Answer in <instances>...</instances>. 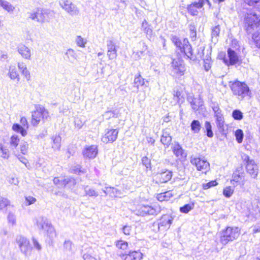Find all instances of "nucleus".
Here are the masks:
<instances>
[{
    "instance_id": "nucleus-1",
    "label": "nucleus",
    "mask_w": 260,
    "mask_h": 260,
    "mask_svg": "<svg viewBox=\"0 0 260 260\" xmlns=\"http://www.w3.org/2000/svg\"><path fill=\"white\" fill-rule=\"evenodd\" d=\"M233 93L238 96L239 99H243L246 96L249 95V89L248 86L244 82H241L238 80L230 81L229 84Z\"/></svg>"
},
{
    "instance_id": "nucleus-2",
    "label": "nucleus",
    "mask_w": 260,
    "mask_h": 260,
    "mask_svg": "<svg viewBox=\"0 0 260 260\" xmlns=\"http://www.w3.org/2000/svg\"><path fill=\"white\" fill-rule=\"evenodd\" d=\"M220 242L224 245L229 242L237 239L240 235V230L237 227H228L220 233Z\"/></svg>"
},
{
    "instance_id": "nucleus-3",
    "label": "nucleus",
    "mask_w": 260,
    "mask_h": 260,
    "mask_svg": "<svg viewBox=\"0 0 260 260\" xmlns=\"http://www.w3.org/2000/svg\"><path fill=\"white\" fill-rule=\"evenodd\" d=\"M244 27L246 31L251 33L252 31L260 25V16L253 12L246 13L244 17Z\"/></svg>"
},
{
    "instance_id": "nucleus-4",
    "label": "nucleus",
    "mask_w": 260,
    "mask_h": 260,
    "mask_svg": "<svg viewBox=\"0 0 260 260\" xmlns=\"http://www.w3.org/2000/svg\"><path fill=\"white\" fill-rule=\"evenodd\" d=\"M50 118L49 112L43 106L38 105L36 107V110L32 112L31 124L37 126L41 120H47Z\"/></svg>"
},
{
    "instance_id": "nucleus-5",
    "label": "nucleus",
    "mask_w": 260,
    "mask_h": 260,
    "mask_svg": "<svg viewBox=\"0 0 260 260\" xmlns=\"http://www.w3.org/2000/svg\"><path fill=\"white\" fill-rule=\"evenodd\" d=\"M16 242L20 251L25 256L30 255L32 248L29 240L27 238L22 235H18L16 237Z\"/></svg>"
},
{
    "instance_id": "nucleus-6",
    "label": "nucleus",
    "mask_w": 260,
    "mask_h": 260,
    "mask_svg": "<svg viewBox=\"0 0 260 260\" xmlns=\"http://www.w3.org/2000/svg\"><path fill=\"white\" fill-rule=\"evenodd\" d=\"M243 159L247 164L246 166L247 172L249 173L252 178H256L258 173V169L254 160L250 159L249 156L247 155H244L243 156Z\"/></svg>"
},
{
    "instance_id": "nucleus-7",
    "label": "nucleus",
    "mask_w": 260,
    "mask_h": 260,
    "mask_svg": "<svg viewBox=\"0 0 260 260\" xmlns=\"http://www.w3.org/2000/svg\"><path fill=\"white\" fill-rule=\"evenodd\" d=\"M28 14L29 18L32 20L39 23H43L45 21L46 17L48 14V12L46 10L37 8Z\"/></svg>"
},
{
    "instance_id": "nucleus-8",
    "label": "nucleus",
    "mask_w": 260,
    "mask_h": 260,
    "mask_svg": "<svg viewBox=\"0 0 260 260\" xmlns=\"http://www.w3.org/2000/svg\"><path fill=\"white\" fill-rule=\"evenodd\" d=\"M60 7L71 15H77L79 10L72 2L69 0H61L59 2Z\"/></svg>"
},
{
    "instance_id": "nucleus-9",
    "label": "nucleus",
    "mask_w": 260,
    "mask_h": 260,
    "mask_svg": "<svg viewBox=\"0 0 260 260\" xmlns=\"http://www.w3.org/2000/svg\"><path fill=\"white\" fill-rule=\"evenodd\" d=\"M190 162L196 167L198 171H202L205 174L210 169L209 163L206 160L201 159L200 158L191 157Z\"/></svg>"
},
{
    "instance_id": "nucleus-10",
    "label": "nucleus",
    "mask_w": 260,
    "mask_h": 260,
    "mask_svg": "<svg viewBox=\"0 0 260 260\" xmlns=\"http://www.w3.org/2000/svg\"><path fill=\"white\" fill-rule=\"evenodd\" d=\"M210 5V3L208 0H199L198 2H195L187 6V11L188 13L192 16H197L199 12L198 9L203 7L205 4Z\"/></svg>"
},
{
    "instance_id": "nucleus-11",
    "label": "nucleus",
    "mask_w": 260,
    "mask_h": 260,
    "mask_svg": "<svg viewBox=\"0 0 260 260\" xmlns=\"http://www.w3.org/2000/svg\"><path fill=\"white\" fill-rule=\"evenodd\" d=\"M160 211L159 207H153L148 205L141 206L138 210L139 215L146 216L147 215H154L157 214Z\"/></svg>"
},
{
    "instance_id": "nucleus-12",
    "label": "nucleus",
    "mask_w": 260,
    "mask_h": 260,
    "mask_svg": "<svg viewBox=\"0 0 260 260\" xmlns=\"http://www.w3.org/2000/svg\"><path fill=\"white\" fill-rule=\"evenodd\" d=\"M172 73L177 76H181L184 74L185 67L183 61L179 59H173L172 62Z\"/></svg>"
},
{
    "instance_id": "nucleus-13",
    "label": "nucleus",
    "mask_w": 260,
    "mask_h": 260,
    "mask_svg": "<svg viewBox=\"0 0 260 260\" xmlns=\"http://www.w3.org/2000/svg\"><path fill=\"white\" fill-rule=\"evenodd\" d=\"M21 125L18 124H14L12 129L17 133H20L22 136H25L27 135V129L28 128V123L25 117H22L20 119Z\"/></svg>"
},
{
    "instance_id": "nucleus-14",
    "label": "nucleus",
    "mask_w": 260,
    "mask_h": 260,
    "mask_svg": "<svg viewBox=\"0 0 260 260\" xmlns=\"http://www.w3.org/2000/svg\"><path fill=\"white\" fill-rule=\"evenodd\" d=\"M118 134L117 129H107L102 138V141L105 143H112L117 139Z\"/></svg>"
},
{
    "instance_id": "nucleus-15",
    "label": "nucleus",
    "mask_w": 260,
    "mask_h": 260,
    "mask_svg": "<svg viewBox=\"0 0 260 260\" xmlns=\"http://www.w3.org/2000/svg\"><path fill=\"white\" fill-rule=\"evenodd\" d=\"M98 150L96 145L86 146L82 151V154L84 158L93 159L98 154Z\"/></svg>"
},
{
    "instance_id": "nucleus-16",
    "label": "nucleus",
    "mask_w": 260,
    "mask_h": 260,
    "mask_svg": "<svg viewBox=\"0 0 260 260\" xmlns=\"http://www.w3.org/2000/svg\"><path fill=\"white\" fill-rule=\"evenodd\" d=\"M107 55L110 59H113L117 57L116 44L112 40L107 41Z\"/></svg>"
},
{
    "instance_id": "nucleus-17",
    "label": "nucleus",
    "mask_w": 260,
    "mask_h": 260,
    "mask_svg": "<svg viewBox=\"0 0 260 260\" xmlns=\"http://www.w3.org/2000/svg\"><path fill=\"white\" fill-rule=\"evenodd\" d=\"M228 54L229 58V60L225 58H224L223 59L224 62L226 64L228 65L229 63L230 64H235L238 62L239 57L236 53L234 51L229 48L228 50Z\"/></svg>"
},
{
    "instance_id": "nucleus-18",
    "label": "nucleus",
    "mask_w": 260,
    "mask_h": 260,
    "mask_svg": "<svg viewBox=\"0 0 260 260\" xmlns=\"http://www.w3.org/2000/svg\"><path fill=\"white\" fill-rule=\"evenodd\" d=\"M18 52L23 58L27 60L31 59V50L27 46L23 45H20L18 47Z\"/></svg>"
},
{
    "instance_id": "nucleus-19",
    "label": "nucleus",
    "mask_w": 260,
    "mask_h": 260,
    "mask_svg": "<svg viewBox=\"0 0 260 260\" xmlns=\"http://www.w3.org/2000/svg\"><path fill=\"white\" fill-rule=\"evenodd\" d=\"M174 154L179 158H183L186 156V153L182 147L178 143H175L173 147Z\"/></svg>"
},
{
    "instance_id": "nucleus-20",
    "label": "nucleus",
    "mask_w": 260,
    "mask_h": 260,
    "mask_svg": "<svg viewBox=\"0 0 260 260\" xmlns=\"http://www.w3.org/2000/svg\"><path fill=\"white\" fill-rule=\"evenodd\" d=\"M180 49L184 52L188 58H191L192 57V47L187 39L184 40L183 47H181Z\"/></svg>"
},
{
    "instance_id": "nucleus-21",
    "label": "nucleus",
    "mask_w": 260,
    "mask_h": 260,
    "mask_svg": "<svg viewBox=\"0 0 260 260\" xmlns=\"http://www.w3.org/2000/svg\"><path fill=\"white\" fill-rule=\"evenodd\" d=\"M124 260H141L142 258V254L140 252L133 251L128 254L123 255Z\"/></svg>"
},
{
    "instance_id": "nucleus-22",
    "label": "nucleus",
    "mask_w": 260,
    "mask_h": 260,
    "mask_svg": "<svg viewBox=\"0 0 260 260\" xmlns=\"http://www.w3.org/2000/svg\"><path fill=\"white\" fill-rule=\"evenodd\" d=\"M173 218L169 215H164L162 216L158 223V225L161 226H165L169 228L170 225L172 224Z\"/></svg>"
},
{
    "instance_id": "nucleus-23",
    "label": "nucleus",
    "mask_w": 260,
    "mask_h": 260,
    "mask_svg": "<svg viewBox=\"0 0 260 260\" xmlns=\"http://www.w3.org/2000/svg\"><path fill=\"white\" fill-rule=\"evenodd\" d=\"M158 175L159 176L160 181L162 183H165L172 178V172L170 170H166L161 171Z\"/></svg>"
},
{
    "instance_id": "nucleus-24",
    "label": "nucleus",
    "mask_w": 260,
    "mask_h": 260,
    "mask_svg": "<svg viewBox=\"0 0 260 260\" xmlns=\"http://www.w3.org/2000/svg\"><path fill=\"white\" fill-rule=\"evenodd\" d=\"M48 219L44 217L40 216L36 219V224L40 230L46 229V228L50 224Z\"/></svg>"
},
{
    "instance_id": "nucleus-25",
    "label": "nucleus",
    "mask_w": 260,
    "mask_h": 260,
    "mask_svg": "<svg viewBox=\"0 0 260 260\" xmlns=\"http://www.w3.org/2000/svg\"><path fill=\"white\" fill-rule=\"evenodd\" d=\"M103 191L106 194H109L112 197H120L121 194L119 190L111 187H106Z\"/></svg>"
},
{
    "instance_id": "nucleus-26",
    "label": "nucleus",
    "mask_w": 260,
    "mask_h": 260,
    "mask_svg": "<svg viewBox=\"0 0 260 260\" xmlns=\"http://www.w3.org/2000/svg\"><path fill=\"white\" fill-rule=\"evenodd\" d=\"M160 141L162 144L167 147L170 144L172 141V137L170 136V133L167 129H164L162 131V134L161 137Z\"/></svg>"
},
{
    "instance_id": "nucleus-27",
    "label": "nucleus",
    "mask_w": 260,
    "mask_h": 260,
    "mask_svg": "<svg viewBox=\"0 0 260 260\" xmlns=\"http://www.w3.org/2000/svg\"><path fill=\"white\" fill-rule=\"evenodd\" d=\"M0 6L5 11L12 13L15 9V7L10 2L5 0H0Z\"/></svg>"
},
{
    "instance_id": "nucleus-28",
    "label": "nucleus",
    "mask_w": 260,
    "mask_h": 260,
    "mask_svg": "<svg viewBox=\"0 0 260 260\" xmlns=\"http://www.w3.org/2000/svg\"><path fill=\"white\" fill-rule=\"evenodd\" d=\"M139 45L141 47V49L138 50L136 52L134 53V56L136 59H139L141 55L147 50V46L144 42H140Z\"/></svg>"
},
{
    "instance_id": "nucleus-29",
    "label": "nucleus",
    "mask_w": 260,
    "mask_h": 260,
    "mask_svg": "<svg viewBox=\"0 0 260 260\" xmlns=\"http://www.w3.org/2000/svg\"><path fill=\"white\" fill-rule=\"evenodd\" d=\"M192 108L198 110L203 105V101L201 98H194L190 102Z\"/></svg>"
},
{
    "instance_id": "nucleus-30",
    "label": "nucleus",
    "mask_w": 260,
    "mask_h": 260,
    "mask_svg": "<svg viewBox=\"0 0 260 260\" xmlns=\"http://www.w3.org/2000/svg\"><path fill=\"white\" fill-rule=\"evenodd\" d=\"M66 56L68 60L72 63L77 59L76 53L72 49H69L67 51Z\"/></svg>"
},
{
    "instance_id": "nucleus-31",
    "label": "nucleus",
    "mask_w": 260,
    "mask_h": 260,
    "mask_svg": "<svg viewBox=\"0 0 260 260\" xmlns=\"http://www.w3.org/2000/svg\"><path fill=\"white\" fill-rule=\"evenodd\" d=\"M0 155L5 159H8L10 156V151L9 149L0 142Z\"/></svg>"
},
{
    "instance_id": "nucleus-32",
    "label": "nucleus",
    "mask_w": 260,
    "mask_h": 260,
    "mask_svg": "<svg viewBox=\"0 0 260 260\" xmlns=\"http://www.w3.org/2000/svg\"><path fill=\"white\" fill-rule=\"evenodd\" d=\"M144 85H145L146 87L147 86V85L145 84V79L141 77L140 74H139L138 75L136 76L135 78L134 86L138 89L140 86Z\"/></svg>"
},
{
    "instance_id": "nucleus-33",
    "label": "nucleus",
    "mask_w": 260,
    "mask_h": 260,
    "mask_svg": "<svg viewBox=\"0 0 260 260\" xmlns=\"http://www.w3.org/2000/svg\"><path fill=\"white\" fill-rule=\"evenodd\" d=\"M84 189L86 196L93 197H97L99 196L98 191H96L94 189L89 187L88 186H84Z\"/></svg>"
},
{
    "instance_id": "nucleus-34",
    "label": "nucleus",
    "mask_w": 260,
    "mask_h": 260,
    "mask_svg": "<svg viewBox=\"0 0 260 260\" xmlns=\"http://www.w3.org/2000/svg\"><path fill=\"white\" fill-rule=\"evenodd\" d=\"M220 31V29L219 25H216L214 26L212 29L211 32V37H212V41L214 42H216L217 41V37H218Z\"/></svg>"
},
{
    "instance_id": "nucleus-35",
    "label": "nucleus",
    "mask_w": 260,
    "mask_h": 260,
    "mask_svg": "<svg viewBox=\"0 0 260 260\" xmlns=\"http://www.w3.org/2000/svg\"><path fill=\"white\" fill-rule=\"evenodd\" d=\"M191 129L194 133H198L201 128V123L197 120H193L191 123Z\"/></svg>"
},
{
    "instance_id": "nucleus-36",
    "label": "nucleus",
    "mask_w": 260,
    "mask_h": 260,
    "mask_svg": "<svg viewBox=\"0 0 260 260\" xmlns=\"http://www.w3.org/2000/svg\"><path fill=\"white\" fill-rule=\"evenodd\" d=\"M19 143V139L17 135H13L10 140V145L12 149H15L18 146Z\"/></svg>"
},
{
    "instance_id": "nucleus-37",
    "label": "nucleus",
    "mask_w": 260,
    "mask_h": 260,
    "mask_svg": "<svg viewBox=\"0 0 260 260\" xmlns=\"http://www.w3.org/2000/svg\"><path fill=\"white\" fill-rule=\"evenodd\" d=\"M10 78L11 79H17L18 80H19V74L16 71V68L15 66H10L9 69V72L8 73Z\"/></svg>"
},
{
    "instance_id": "nucleus-38",
    "label": "nucleus",
    "mask_w": 260,
    "mask_h": 260,
    "mask_svg": "<svg viewBox=\"0 0 260 260\" xmlns=\"http://www.w3.org/2000/svg\"><path fill=\"white\" fill-rule=\"evenodd\" d=\"M53 141L52 148L55 150H59L60 147L61 138L59 136H55L52 138Z\"/></svg>"
},
{
    "instance_id": "nucleus-39",
    "label": "nucleus",
    "mask_w": 260,
    "mask_h": 260,
    "mask_svg": "<svg viewBox=\"0 0 260 260\" xmlns=\"http://www.w3.org/2000/svg\"><path fill=\"white\" fill-rule=\"evenodd\" d=\"M46 232L47 235L50 238H53L56 236L55 231L53 226L50 223L46 228V229L43 230Z\"/></svg>"
},
{
    "instance_id": "nucleus-40",
    "label": "nucleus",
    "mask_w": 260,
    "mask_h": 260,
    "mask_svg": "<svg viewBox=\"0 0 260 260\" xmlns=\"http://www.w3.org/2000/svg\"><path fill=\"white\" fill-rule=\"evenodd\" d=\"M10 201L8 199L4 198H1L0 199L1 210H6L7 209L8 207H10Z\"/></svg>"
},
{
    "instance_id": "nucleus-41",
    "label": "nucleus",
    "mask_w": 260,
    "mask_h": 260,
    "mask_svg": "<svg viewBox=\"0 0 260 260\" xmlns=\"http://www.w3.org/2000/svg\"><path fill=\"white\" fill-rule=\"evenodd\" d=\"M142 27L143 28L144 32L149 36H151L152 34V30L150 27L146 20H144L142 24Z\"/></svg>"
},
{
    "instance_id": "nucleus-42",
    "label": "nucleus",
    "mask_w": 260,
    "mask_h": 260,
    "mask_svg": "<svg viewBox=\"0 0 260 260\" xmlns=\"http://www.w3.org/2000/svg\"><path fill=\"white\" fill-rule=\"evenodd\" d=\"M216 123L217 126L219 129V131L221 133H223L224 131V121L223 117L216 119Z\"/></svg>"
},
{
    "instance_id": "nucleus-43",
    "label": "nucleus",
    "mask_w": 260,
    "mask_h": 260,
    "mask_svg": "<svg viewBox=\"0 0 260 260\" xmlns=\"http://www.w3.org/2000/svg\"><path fill=\"white\" fill-rule=\"evenodd\" d=\"M8 223L13 226L16 224V217L14 213L10 212L7 216Z\"/></svg>"
},
{
    "instance_id": "nucleus-44",
    "label": "nucleus",
    "mask_w": 260,
    "mask_h": 260,
    "mask_svg": "<svg viewBox=\"0 0 260 260\" xmlns=\"http://www.w3.org/2000/svg\"><path fill=\"white\" fill-rule=\"evenodd\" d=\"M194 207V204L190 203L186 204L180 208V211L183 213H187L189 211L191 210Z\"/></svg>"
},
{
    "instance_id": "nucleus-45",
    "label": "nucleus",
    "mask_w": 260,
    "mask_h": 260,
    "mask_svg": "<svg viewBox=\"0 0 260 260\" xmlns=\"http://www.w3.org/2000/svg\"><path fill=\"white\" fill-rule=\"evenodd\" d=\"M244 2L249 6L260 9V0H244Z\"/></svg>"
},
{
    "instance_id": "nucleus-46",
    "label": "nucleus",
    "mask_w": 260,
    "mask_h": 260,
    "mask_svg": "<svg viewBox=\"0 0 260 260\" xmlns=\"http://www.w3.org/2000/svg\"><path fill=\"white\" fill-rule=\"evenodd\" d=\"M234 189L231 186H226L223 191V195L226 198H230L234 193Z\"/></svg>"
},
{
    "instance_id": "nucleus-47",
    "label": "nucleus",
    "mask_w": 260,
    "mask_h": 260,
    "mask_svg": "<svg viewBox=\"0 0 260 260\" xmlns=\"http://www.w3.org/2000/svg\"><path fill=\"white\" fill-rule=\"evenodd\" d=\"M242 176V175L241 174H238L237 173H234L232 176L233 179L231 181V183L234 186H236Z\"/></svg>"
},
{
    "instance_id": "nucleus-48",
    "label": "nucleus",
    "mask_w": 260,
    "mask_h": 260,
    "mask_svg": "<svg viewBox=\"0 0 260 260\" xmlns=\"http://www.w3.org/2000/svg\"><path fill=\"white\" fill-rule=\"evenodd\" d=\"M63 184H66V186L68 185L70 188L73 187L76 184V180L73 178H68L64 179V181H63Z\"/></svg>"
},
{
    "instance_id": "nucleus-49",
    "label": "nucleus",
    "mask_w": 260,
    "mask_h": 260,
    "mask_svg": "<svg viewBox=\"0 0 260 260\" xmlns=\"http://www.w3.org/2000/svg\"><path fill=\"white\" fill-rule=\"evenodd\" d=\"M28 144L26 142H22L20 145V152L22 154H26L28 152Z\"/></svg>"
},
{
    "instance_id": "nucleus-50",
    "label": "nucleus",
    "mask_w": 260,
    "mask_h": 260,
    "mask_svg": "<svg viewBox=\"0 0 260 260\" xmlns=\"http://www.w3.org/2000/svg\"><path fill=\"white\" fill-rule=\"evenodd\" d=\"M116 246L118 249L124 250L127 249L128 247V244L124 241L119 240L116 242Z\"/></svg>"
},
{
    "instance_id": "nucleus-51",
    "label": "nucleus",
    "mask_w": 260,
    "mask_h": 260,
    "mask_svg": "<svg viewBox=\"0 0 260 260\" xmlns=\"http://www.w3.org/2000/svg\"><path fill=\"white\" fill-rule=\"evenodd\" d=\"M243 133L241 129H238L235 132V137L238 143H241L243 139Z\"/></svg>"
},
{
    "instance_id": "nucleus-52",
    "label": "nucleus",
    "mask_w": 260,
    "mask_h": 260,
    "mask_svg": "<svg viewBox=\"0 0 260 260\" xmlns=\"http://www.w3.org/2000/svg\"><path fill=\"white\" fill-rule=\"evenodd\" d=\"M76 42L79 47H84L87 41L81 36H77L76 39Z\"/></svg>"
},
{
    "instance_id": "nucleus-53",
    "label": "nucleus",
    "mask_w": 260,
    "mask_h": 260,
    "mask_svg": "<svg viewBox=\"0 0 260 260\" xmlns=\"http://www.w3.org/2000/svg\"><path fill=\"white\" fill-rule=\"evenodd\" d=\"M190 36L192 40H195L197 36L196 28L194 25L190 24L189 26Z\"/></svg>"
},
{
    "instance_id": "nucleus-54",
    "label": "nucleus",
    "mask_w": 260,
    "mask_h": 260,
    "mask_svg": "<svg viewBox=\"0 0 260 260\" xmlns=\"http://www.w3.org/2000/svg\"><path fill=\"white\" fill-rule=\"evenodd\" d=\"M253 39L256 46L260 47V29L253 35Z\"/></svg>"
},
{
    "instance_id": "nucleus-55",
    "label": "nucleus",
    "mask_w": 260,
    "mask_h": 260,
    "mask_svg": "<svg viewBox=\"0 0 260 260\" xmlns=\"http://www.w3.org/2000/svg\"><path fill=\"white\" fill-rule=\"evenodd\" d=\"M205 127L207 131V136L210 138L212 137L213 136V134L211 129L212 126L210 123L208 121H206L205 123Z\"/></svg>"
},
{
    "instance_id": "nucleus-56",
    "label": "nucleus",
    "mask_w": 260,
    "mask_h": 260,
    "mask_svg": "<svg viewBox=\"0 0 260 260\" xmlns=\"http://www.w3.org/2000/svg\"><path fill=\"white\" fill-rule=\"evenodd\" d=\"M218 184L216 180H212L207 183H204L203 184V187L204 189H207L211 187L215 186Z\"/></svg>"
},
{
    "instance_id": "nucleus-57",
    "label": "nucleus",
    "mask_w": 260,
    "mask_h": 260,
    "mask_svg": "<svg viewBox=\"0 0 260 260\" xmlns=\"http://www.w3.org/2000/svg\"><path fill=\"white\" fill-rule=\"evenodd\" d=\"M233 117L235 119L241 120L243 118L242 113L238 110H235L233 112Z\"/></svg>"
},
{
    "instance_id": "nucleus-58",
    "label": "nucleus",
    "mask_w": 260,
    "mask_h": 260,
    "mask_svg": "<svg viewBox=\"0 0 260 260\" xmlns=\"http://www.w3.org/2000/svg\"><path fill=\"white\" fill-rule=\"evenodd\" d=\"M64 181V179L60 180L58 178H54L53 179V182L55 184L58 185L61 187H66V184H63V181Z\"/></svg>"
},
{
    "instance_id": "nucleus-59",
    "label": "nucleus",
    "mask_w": 260,
    "mask_h": 260,
    "mask_svg": "<svg viewBox=\"0 0 260 260\" xmlns=\"http://www.w3.org/2000/svg\"><path fill=\"white\" fill-rule=\"evenodd\" d=\"M142 163L147 168H150L151 163L150 160L146 156L143 157L142 158Z\"/></svg>"
},
{
    "instance_id": "nucleus-60",
    "label": "nucleus",
    "mask_w": 260,
    "mask_h": 260,
    "mask_svg": "<svg viewBox=\"0 0 260 260\" xmlns=\"http://www.w3.org/2000/svg\"><path fill=\"white\" fill-rule=\"evenodd\" d=\"M172 40L177 47L181 48V42L178 37L176 36H173L172 38Z\"/></svg>"
},
{
    "instance_id": "nucleus-61",
    "label": "nucleus",
    "mask_w": 260,
    "mask_h": 260,
    "mask_svg": "<svg viewBox=\"0 0 260 260\" xmlns=\"http://www.w3.org/2000/svg\"><path fill=\"white\" fill-rule=\"evenodd\" d=\"M16 156L22 163L26 166V164L28 163V160L25 157L20 154H16Z\"/></svg>"
},
{
    "instance_id": "nucleus-62",
    "label": "nucleus",
    "mask_w": 260,
    "mask_h": 260,
    "mask_svg": "<svg viewBox=\"0 0 260 260\" xmlns=\"http://www.w3.org/2000/svg\"><path fill=\"white\" fill-rule=\"evenodd\" d=\"M21 74L24 76L27 81L30 80L31 76L29 71L27 69L24 70L23 72L21 73Z\"/></svg>"
},
{
    "instance_id": "nucleus-63",
    "label": "nucleus",
    "mask_w": 260,
    "mask_h": 260,
    "mask_svg": "<svg viewBox=\"0 0 260 260\" xmlns=\"http://www.w3.org/2000/svg\"><path fill=\"white\" fill-rule=\"evenodd\" d=\"M174 97L175 100V101L177 103H179L180 101L183 98L182 96L181 95V93L180 91H176L175 93L174 94Z\"/></svg>"
},
{
    "instance_id": "nucleus-64",
    "label": "nucleus",
    "mask_w": 260,
    "mask_h": 260,
    "mask_svg": "<svg viewBox=\"0 0 260 260\" xmlns=\"http://www.w3.org/2000/svg\"><path fill=\"white\" fill-rule=\"evenodd\" d=\"M123 233L126 235H129L132 231V228L130 226L125 225L122 228Z\"/></svg>"
}]
</instances>
